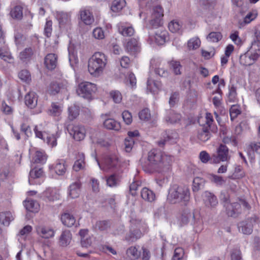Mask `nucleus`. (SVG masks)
Masks as SVG:
<instances>
[{
    "instance_id": "f257e3e1",
    "label": "nucleus",
    "mask_w": 260,
    "mask_h": 260,
    "mask_svg": "<svg viewBox=\"0 0 260 260\" xmlns=\"http://www.w3.org/2000/svg\"><path fill=\"white\" fill-rule=\"evenodd\" d=\"M147 160L149 163L145 167V171L162 173L171 169L173 157L159 149H153L148 153Z\"/></svg>"
},
{
    "instance_id": "f03ea898",
    "label": "nucleus",
    "mask_w": 260,
    "mask_h": 260,
    "mask_svg": "<svg viewBox=\"0 0 260 260\" xmlns=\"http://www.w3.org/2000/svg\"><path fill=\"white\" fill-rule=\"evenodd\" d=\"M190 198V190L187 186L174 184L169 189L167 199L172 204L181 203L186 206Z\"/></svg>"
},
{
    "instance_id": "7ed1b4c3",
    "label": "nucleus",
    "mask_w": 260,
    "mask_h": 260,
    "mask_svg": "<svg viewBox=\"0 0 260 260\" xmlns=\"http://www.w3.org/2000/svg\"><path fill=\"white\" fill-rule=\"evenodd\" d=\"M107 63L106 56L103 53H94L88 60V70L94 77L100 76L104 71Z\"/></svg>"
},
{
    "instance_id": "20e7f679",
    "label": "nucleus",
    "mask_w": 260,
    "mask_h": 260,
    "mask_svg": "<svg viewBox=\"0 0 260 260\" xmlns=\"http://www.w3.org/2000/svg\"><path fill=\"white\" fill-rule=\"evenodd\" d=\"M130 222L131 224L129 234L126 237V239L135 241L142 236L143 233L146 231L147 226L141 220L136 219H132Z\"/></svg>"
},
{
    "instance_id": "39448f33",
    "label": "nucleus",
    "mask_w": 260,
    "mask_h": 260,
    "mask_svg": "<svg viewBox=\"0 0 260 260\" xmlns=\"http://www.w3.org/2000/svg\"><path fill=\"white\" fill-rule=\"evenodd\" d=\"M96 90L95 84L89 82H83L78 85L77 93L80 96L90 100L93 99V95Z\"/></svg>"
},
{
    "instance_id": "423d86ee",
    "label": "nucleus",
    "mask_w": 260,
    "mask_h": 260,
    "mask_svg": "<svg viewBox=\"0 0 260 260\" xmlns=\"http://www.w3.org/2000/svg\"><path fill=\"white\" fill-rule=\"evenodd\" d=\"M164 9L160 5L153 6L149 24L152 28H157L163 24Z\"/></svg>"
},
{
    "instance_id": "0eeeda50",
    "label": "nucleus",
    "mask_w": 260,
    "mask_h": 260,
    "mask_svg": "<svg viewBox=\"0 0 260 260\" xmlns=\"http://www.w3.org/2000/svg\"><path fill=\"white\" fill-rule=\"evenodd\" d=\"M231 159L230 150L223 144H220L217 148V154L211 156V163L217 164L220 161H228Z\"/></svg>"
},
{
    "instance_id": "6e6552de",
    "label": "nucleus",
    "mask_w": 260,
    "mask_h": 260,
    "mask_svg": "<svg viewBox=\"0 0 260 260\" xmlns=\"http://www.w3.org/2000/svg\"><path fill=\"white\" fill-rule=\"evenodd\" d=\"M259 222L258 218L254 215L247 218L238 224L239 230L245 235H250L253 231L254 226Z\"/></svg>"
},
{
    "instance_id": "1a4fd4ad",
    "label": "nucleus",
    "mask_w": 260,
    "mask_h": 260,
    "mask_svg": "<svg viewBox=\"0 0 260 260\" xmlns=\"http://www.w3.org/2000/svg\"><path fill=\"white\" fill-rule=\"evenodd\" d=\"M241 206L245 209L249 210L250 208V206L248 202L243 199H239L237 202L228 204L226 212L228 216L236 217L241 212Z\"/></svg>"
},
{
    "instance_id": "9d476101",
    "label": "nucleus",
    "mask_w": 260,
    "mask_h": 260,
    "mask_svg": "<svg viewBox=\"0 0 260 260\" xmlns=\"http://www.w3.org/2000/svg\"><path fill=\"white\" fill-rule=\"evenodd\" d=\"M67 129L70 135L76 141H80L85 137V128L80 124H70L68 126Z\"/></svg>"
},
{
    "instance_id": "9b49d317",
    "label": "nucleus",
    "mask_w": 260,
    "mask_h": 260,
    "mask_svg": "<svg viewBox=\"0 0 260 260\" xmlns=\"http://www.w3.org/2000/svg\"><path fill=\"white\" fill-rule=\"evenodd\" d=\"M100 167L105 171L109 169H116L120 167V161L119 157L115 154H112L106 156L104 159V166H102L98 162Z\"/></svg>"
},
{
    "instance_id": "f8f14e48",
    "label": "nucleus",
    "mask_w": 260,
    "mask_h": 260,
    "mask_svg": "<svg viewBox=\"0 0 260 260\" xmlns=\"http://www.w3.org/2000/svg\"><path fill=\"white\" fill-rule=\"evenodd\" d=\"M168 38V32L164 28H161L155 32V35H149L147 42L152 44L154 42L157 45H161L165 43Z\"/></svg>"
},
{
    "instance_id": "ddd939ff",
    "label": "nucleus",
    "mask_w": 260,
    "mask_h": 260,
    "mask_svg": "<svg viewBox=\"0 0 260 260\" xmlns=\"http://www.w3.org/2000/svg\"><path fill=\"white\" fill-rule=\"evenodd\" d=\"M202 197L205 207L208 208H215L218 204L216 196L212 192L206 191L203 193Z\"/></svg>"
},
{
    "instance_id": "4468645a",
    "label": "nucleus",
    "mask_w": 260,
    "mask_h": 260,
    "mask_svg": "<svg viewBox=\"0 0 260 260\" xmlns=\"http://www.w3.org/2000/svg\"><path fill=\"white\" fill-rule=\"evenodd\" d=\"M258 57L259 54L256 52L248 51L240 56V62L245 66H250L254 63Z\"/></svg>"
},
{
    "instance_id": "2eb2a0df",
    "label": "nucleus",
    "mask_w": 260,
    "mask_h": 260,
    "mask_svg": "<svg viewBox=\"0 0 260 260\" xmlns=\"http://www.w3.org/2000/svg\"><path fill=\"white\" fill-rule=\"evenodd\" d=\"M126 51L131 54L135 55L140 51V46L135 38L130 39L124 45Z\"/></svg>"
},
{
    "instance_id": "dca6fc26",
    "label": "nucleus",
    "mask_w": 260,
    "mask_h": 260,
    "mask_svg": "<svg viewBox=\"0 0 260 260\" xmlns=\"http://www.w3.org/2000/svg\"><path fill=\"white\" fill-rule=\"evenodd\" d=\"M37 234L44 239H49L54 236V231L50 227L39 225L36 228Z\"/></svg>"
},
{
    "instance_id": "f3484780",
    "label": "nucleus",
    "mask_w": 260,
    "mask_h": 260,
    "mask_svg": "<svg viewBox=\"0 0 260 260\" xmlns=\"http://www.w3.org/2000/svg\"><path fill=\"white\" fill-rule=\"evenodd\" d=\"M165 119L167 123L171 124L177 123L182 124L185 121L180 114L176 113L174 111H169Z\"/></svg>"
},
{
    "instance_id": "a211bd4d",
    "label": "nucleus",
    "mask_w": 260,
    "mask_h": 260,
    "mask_svg": "<svg viewBox=\"0 0 260 260\" xmlns=\"http://www.w3.org/2000/svg\"><path fill=\"white\" fill-rule=\"evenodd\" d=\"M80 236L81 245L84 248H88L92 244V239L88 234V230L87 229L80 230L79 232Z\"/></svg>"
},
{
    "instance_id": "6ab92c4d",
    "label": "nucleus",
    "mask_w": 260,
    "mask_h": 260,
    "mask_svg": "<svg viewBox=\"0 0 260 260\" xmlns=\"http://www.w3.org/2000/svg\"><path fill=\"white\" fill-rule=\"evenodd\" d=\"M56 18L57 19L60 27L69 26L71 23V16L67 13L57 12Z\"/></svg>"
},
{
    "instance_id": "aec40b11",
    "label": "nucleus",
    "mask_w": 260,
    "mask_h": 260,
    "mask_svg": "<svg viewBox=\"0 0 260 260\" xmlns=\"http://www.w3.org/2000/svg\"><path fill=\"white\" fill-rule=\"evenodd\" d=\"M60 220L64 226L69 228L73 226L76 223V219L74 216L67 211L61 214Z\"/></svg>"
},
{
    "instance_id": "412c9836",
    "label": "nucleus",
    "mask_w": 260,
    "mask_h": 260,
    "mask_svg": "<svg viewBox=\"0 0 260 260\" xmlns=\"http://www.w3.org/2000/svg\"><path fill=\"white\" fill-rule=\"evenodd\" d=\"M118 32L123 36H132L134 34L135 30L132 26L127 25L124 22H119L117 25Z\"/></svg>"
},
{
    "instance_id": "4be33fe9",
    "label": "nucleus",
    "mask_w": 260,
    "mask_h": 260,
    "mask_svg": "<svg viewBox=\"0 0 260 260\" xmlns=\"http://www.w3.org/2000/svg\"><path fill=\"white\" fill-rule=\"evenodd\" d=\"M66 89V85L63 84V83L52 82L48 87L47 92L50 94L55 95L58 93L60 91Z\"/></svg>"
},
{
    "instance_id": "5701e85b",
    "label": "nucleus",
    "mask_w": 260,
    "mask_h": 260,
    "mask_svg": "<svg viewBox=\"0 0 260 260\" xmlns=\"http://www.w3.org/2000/svg\"><path fill=\"white\" fill-rule=\"evenodd\" d=\"M38 97L35 92L29 91L25 96L26 105L31 108H34L37 105Z\"/></svg>"
},
{
    "instance_id": "b1692460",
    "label": "nucleus",
    "mask_w": 260,
    "mask_h": 260,
    "mask_svg": "<svg viewBox=\"0 0 260 260\" xmlns=\"http://www.w3.org/2000/svg\"><path fill=\"white\" fill-rule=\"evenodd\" d=\"M80 13V18L86 25H91L94 22L93 16L89 10L83 9Z\"/></svg>"
},
{
    "instance_id": "393cba45",
    "label": "nucleus",
    "mask_w": 260,
    "mask_h": 260,
    "mask_svg": "<svg viewBox=\"0 0 260 260\" xmlns=\"http://www.w3.org/2000/svg\"><path fill=\"white\" fill-rule=\"evenodd\" d=\"M162 84L158 81H155L149 78L147 80V89L151 93L155 94L161 89Z\"/></svg>"
},
{
    "instance_id": "a878e982",
    "label": "nucleus",
    "mask_w": 260,
    "mask_h": 260,
    "mask_svg": "<svg viewBox=\"0 0 260 260\" xmlns=\"http://www.w3.org/2000/svg\"><path fill=\"white\" fill-rule=\"evenodd\" d=\"M46 67L49 70L54 69L57 63V56L53 53H50L47 55L44 61Z\"/></svg>"
},
{
    "instance_id": "bb28decb",
    "label": "nucleus",
    "mask_w": 260,
    "mask_h": 260,
    "mask_svg": "<svg viewBox=\"0 0 260 260\" xmlns=\"http://www.w3.org/2000/svg\"><path fill=\"white\" fill-rule=\"evenodd\" d=\"M72 236L71 232L69 230L63 231L59 237V244L62 247H66L71 242Z\"/></svg>"
},
{
    "instance_id": "cd10ccee",
    "label": "nucleus",
    "mask_w": 260,
    "mask_h": 260,
    "mask_svg": "<svg viewBox=\"0 0 260 260\" xmlns=\"http://www.w3.org/2000/svg\"><path fill=\"white\" fill-rule=\"evenodd\" d=\"M43 197L45 199L52 202L59 199V194L55 188H48L43 192Z\"/></svg>"
},
{
    "instance_id": "c85d7f7f",
    "label": "nucleus",
    "mask_w": 260,
    "mask_h": 260,
    "mask_svg": "<svg viewBox=\"0 0 260 260\" xmlns=\"http://www.w3.org/2000/svg\"><path fill=\"white\" fill-rule=\"evenodd\" d=\"M55 172L58 175H63L67 171V165L64 159H58L53 166Z\"/></svg>"
},
{
    "instance_id": "c756f323",
    "label": "nucleus",
    "mask_w": 260,
    "mask_h": 260,
    "mask_svg": "<svg viewBox=\"0 0 260 260\" xmlns=\"http://www.w3.org/2000/svg\"><path fill=\"white\" fill-rule=\"evenodd\" d=\"M85 166V156L83 153H78L76 156V160L73 166V169L75 171H79L83 169Z\"/></svg>"
},
{
    "instance_id": "7c9ffc66",
    "label": "nucleus",
    "mask_w": 260,
    "mask_h": 260,
    "mask_svg": "<svg viewBox=\"0 0 260 260\" xmlns=\"http://www.w3.org/2000/svg\"><path fill=\"white\" fill-rule=\"evenodd\" d=\"M81 183L79 181L73 183L69 187V196L72 199L79 197L80 192Z\"/></svg>"
},
{
    "instance_id": "2f4dec72",
    "label": "nucleus",
    "mask_w": 260,
    "mask_h": 260,
    "mask_svg": "<svg viewBox=\"0 0 260 260\" xmlns=\"http://www.w3.org/2000/svg\"><path fill=\"white\" fill-rule=\"evenodd\" d=\"M62 105L58 103H52L48 110V114L52 116H59L62 111Z\"/></svg>"
},
{
    "instance_id": "473e14b6",
    "label": "nucleus",
    "mask_w": 260,
    "mask_h": 260,
    "mask_svg": "<svg viewBox=\"0 0 260 260\" xmlns=\"http://www.w3.org/2000/svg\"><path fill=\"white\" fill-rule=\"evenodd\" d=\"M104 125L106 128L115 131H119L121 128L120 123L111 118L105 120L104 122Z\"/></svg>"
},
{
    "instance_id": "72a5a7b5",
    "label": "nucleus",
    "mask_w": 260,
    "mask_h": 260,
    "mask_svg": "<svg viewBox=\"0 0 260 260\" xmlns=\"http://www.w3.org/2000/svg\"><path fill=\"white\" fill-rule=\"evenodd\" d=\"M141 196L143 200L149 202L154 201L155 199L154 193L147 187H144L141 190Z\"/></svg>"
},
{
    "instance_id": "f704fd0d",
    "label": "nucleus",
    "mask_w": 260,
    "mask_h": 260,
    "mask_svg": "<svg viewBox=\"0 0 260 260\" xmlns=\"http://www.w3.org/2000/svg\"><path fill=\"white\" fill-rule=\"evenodd\" d=\"M47 157L44 151H37L32 157V162L34 164H43L46 161Z\"/></svg>"
},
{
    "instance_id": "c9c22d12",
    "label": "nucleus",
    "mask_w": 260,
    "mask_h": 260,
    "mask_svg": "<svg viewBox=\"0 0 260 260\" xmlns=\"http://www.w3.org/2000/svg\"><path fill=\"white\" fill-rule=\"evenodd\" d=\"M0 59L9 63L13 62L14 58L7 47L0 48Z\"/></svg>"
},
{
    "instance_id": "e433bc0d",
    "label": "nucleus",
    "mask_w": 260,
    "mask_h": 260,
    "mask_svg": "<svg viewBox=\"0 0 260 260\" xmlns=\"http://www.w3.org/2000/svg\"><path fill=\"white\" fill-rule=\"evenodd\" d=\"M14 217L10 211L2 212L0 213V222L4 225L8 226Z\"/></svg>"
},
{
    "instance_id": "4c0bfd02",
    "label": "nucleus",
    "mask_w": 260,
    "mask_h": 260,
    "mask_svg": "<svg viewBox=\"0 0 260 260\" xmlns=\"http://www.w3.org/2000/svg\"><path fill=\"white\" fill-rule=\"evenodd\" d=\"M211 137L208 127H203L198 132L197 138L198 140L203 142L208 141Z\"/></svg>"
},
{
    "instance_id": "58836bf2",
    "label": "nucleus",
    "mask_w": 260,
    "mask_h": 260,
    "mask_svg": "<svg viewBox=\"0 0 260 260\" xmlns=\"http://www.w3.org/2000/svg\"><path fill=\"white\" fill-rule=\"evenodd\" d=\"M155 60H151V66L154 69L155 73L158 75L164 77L167 75V72L162 68L161 67V63L159 61H156L154 64Z\"/></svg>"
},
{
    "instance_id": "ea45409f",
    "label": "nucleus",
    "mask_w": 260,
    "mask_h": 260,
    "mask_svg": "<svg viewBox=\"0 0 260 260\" xmlns=\"http://www.w3.org/2000/svg\"><path fill=\"white\" fill-rule=\"evenodd\" d=\"M26 209L30 212H37L39 209V204L34 200H27L24 204Z\"/></svg>"
},
{
    "instance_id": "a19ab883",
    "label": "nucleus",
    "mask_w": 260,
    "mask_h": 260,
    "mask_svg": "<svg viewBox=\"0 0 260 260\" xmlns=\"http://www.w3.org/2000/svg\"><path fill=\"white\" fill-rule=\"evenodd\" d=\"M33 54L32 49L30 47L26 48L20 53L19 58L23 61H27L31 58Z\"/></svg>"
},
{
    "instance_id": "79ce46f5",
    "label": "nucleus",
    "mask_w": 260,
    "mask_h": 260,
    "mask_svg": "<svg viewBox=\"0 0 260 260\" xmlns=\"http://www.w3.org/2000/svg\"><path fill=\"white\" fill-rule=\"evenodd\" d=\"M125 0H114L111 6V9L114 12L121 11L125 6Z\"/></svg>"
},
{
    "instance_id": "37998d69",
    "label": "nucleus",
    "mask_w": 260,
    "mask_h": 260,
    "mask_svg": "<svg viewBox=\"0 0 260 260\" xmlns=\"http://www.w3.org/2000/svg\"><path fill=\"white\" fill-rule=\"evenodd\" d=\"M110 227V222L107 220L98 221L94 225L95 230L107 231Z\"/></svg>"
},
{
    "instance_id": "c03bdc74",
    "label": "nucleus",
    "mask_w": 260,
    "mask_h": 260,
    "mask_svg": "<svg viewBox=\"0 0 260 260\" xmlns=\"http://www.w3.org/2000/svg\"><path fill=\"white\" fill-rule=\"evenodd\" d=\"M19 78L23 82L29 84L31 80V75L28 71L22 70L18 73Z\"/></svg>"
},
{
    "instance_id": "a18cd8bd",
    "label": "nucleus",
    "mask_w": 260,
    "mask_h": 260,
    "mask_svg": "<svg viewBox=\"0 0 260 260\" xmlns=\"http://www.w3.org/2000/svg\"><path fill=\"white\" fill-rule=\"evenodd\" d=\"M192 216V213L188 210H185L182 213L179 218L180 225H184L187 224L189 221V218Z\"/></svg>"
},
{
    "instance_id": "49530a36",
    "label": "nucleus",
    "mask_w": 260,
    "mask_h": 260,
    "mask_svg": "<svg viewBox=\"0 0 260 260\" xmlns=\"http://www.w3.org/2000/svg\"><path fill=\"white\" fill-rule=\"evenodd\" d=\"M10 14L11 16L15 19H20L22 17V7L20 6H16L12 9Z\"/></svg>"
},
{
    "instance_id": "de8ad7c7",
    "label": "nucleus",
    "mask_w": 260,
    "mask_h": 260,
    "mask_svg": "<svg viewBox=\"0 0 260 260\" xmlns=\"http://www.w3.org/2000/svg\"><path fill=\"white\" fill-rule=\"evenodd\" d=\"M169 30L172 32H178L182 28V24L177 20H173L168 24Z\"/></svg>"
},
{
    "instance_id": "09e8293b",
    "label": "nucleus",
    "mask_w": 260,
    "mask_h": 260,
    "mask_svg": "<svg viewBox=\"0 0 260 260\" xmlns=\"http://www.w3.org/2000/svg\"><path fill=\"white\" fill-rule=\"evenodd\" d=\"M106 181L108 186L110 187H114L118 184L119 180L116 175L112 174L107 178Z\"/></svg>"
},
{
    "instance_id": "8fccbe9b",
    "label": "nucleus",
    "mask_w": 260,
    "mask_h": 260,
    "mask_svg": "<svg viewBox=\"0 0 260 260\" xmlns=\"http://www.w3.org/2000/svg\"><path fill=\"white\" fill-rule=\"evenodd\" d=\"M126 254L131 259L138 258L140 256V253L135 247H130L126 251Z\"/></svg>"
},
{
    "instance_id": "3c124183",
    "label": "nucleus",
    "mask_w": 260,
    "mask_h": 260,
    "mask_svg": "<svg viewBox=\"0 0 260 260\" xmlns=\"http://www.w3.org/2000/svg\"><path fill=\"white\" fill-rule=\"evenodd\" d=\"M69 118L70 120H74L79 114V110L78 107L75 106H71L68 109Z\"/></svg>"
},
{
    "instance_id": "603ef678",
    "label": "nucleus",
    "mask_w": 260,
    "mask_h": 260,
    "mask_svg": "<svg viewBox=\"0 0 260 260\" xmlns=\"http://www.w3.org/2000/svg\"><path fill=\"white\" fill-rule=\"evenodd\" d=\"M222 37V35L219 32H211L208 35L207 39L212 42H218Z\"/></svg>"
},
{
    "instance_id": "864d4df0",
    "label": "nucleus",
    "mask_w": 260,
    "mask_h": 260,
    "mask_svg": "<svg viewBox=\"0 0 260 260\" xmlns=\"http://www.w3.org/2000/svg\"><path fill=\"white\" fill-rule=\"evenodd\" d=\"M201 45V41L198 38H194L189 40L188 42V47L189 49H196Z\"/></svg>"
},
{
    "instance_id": "5fc2aeb1",
    "label": "nucleus",
    "mask_w": 260,
    "mask_h": 260,
    "mask_svg": "<svg viewBox=\"0 0 260 260\" xmlns=\"http://www.w3.org/2000/svg\"><path fill=\"white\" fill-rule=\"evenodd\" d=\"M237 99L236 88L234 85L229 86L228 100L231 102H234Z\"/></svg>"
},
{
    "instance_id": "6e6d98bb",
    "label": "nucleus",
    "mask_w": 260,
    "mask_h": 260,
    "mask_svg": "<svg viewBox=\"0 0 260 260\" xmlns=\"http://www.w3.org/2000/svg\"><path fill=\"white\" fill-rule=\"evenodd\" d=\"M139 117L142 120H149L151 118L150 110L148 108L143 109L139 112Z\"/></svg>"
},
{
    "instance_id": "4d7b16f0",
    "label": "nucleus",
    "mask_w": 260,
    "mask_h": 260,
    "mask_svg": "<svg viewBox=\"0 0 260 260\" xmlns=\"http://www.w3.org/2000/svg\"><path fill=\"white\" fill-rule=\"evenodd\" d=\"M110 95L115 103H119L122 101V96L121 93L119 91H111L110 92Z\"/></svg>"
},
{
    "instance_id": "13d9d810",
    "label": "nucleus",
    "mask_w": 260,
    "mask_h": 260,
    "mask_svg": "<svg viewBox=\"0 0 260 260\" xmlns=\"http://www.w3.org/2000/svg\"><path fill=\"white\" fill-rule=\"evenodd\" d=\"M170 66L172 68L173 72L176 75H180L181 72L180 69L181 66L179 61L172 60L170 62Z\"/></svg>"
},
{
    "instance_id": "bf43d9fd",
    "label": "nucleus",
    "mask_w": 260,
    "mask_h": 260,
    "mask_svg": "<svg viewBox=\"0 0 260 260\" xmlns=\"http://www.w3.org/2000/svg\"><path fill=\"white\" fill-rule=\"evenodd\" d=\"M184 250L182 248H177L174 250L172 260H182L184 256Z\"/></svg>"
},
{
    "instance_id": "052dcab7",
    "label": "nucleus",
    "mask_w": 260,
    "mask_h": 260,
    "mask_svg": "<svg viewBox=\"0 0 260 260\" xmlns=\"http://www.w3.org/2000/svg\"><path fill=\"white\" fill-rule=\"evenodd\" d=\"M93 37L99 40L103 39L105 38L104 32L101 27L94 28L92 31Z\"/></svg>"
},
{
    "instance_id": "680f3d73",
    "label": "nucleus",
    "mask_w": 260,
    "mask_h": 260,
    "mask_svg": "<svg viewBox=\"0 0 260 260\" xmlns=\"http://www.w3.org/2000/svg\"><path fill=\"white\" fill-rule=\"evenodd\" d=\"M142 185V182L140 181H134L129 186V191L132 196L136 195V190Z\"/></svg>"
},
{
    "instance_id": "e2e57ef3",
    "label": "nucleus",
    "mask_w": 260,
    "mask_h": 260,
    "mask_svg": "<svg viewBox=\"0 0 260 260\" xmlns=\"http://www.w3.org/2000/svg\"><path fill=\"white\" fill-rule=\"evenodd\" d=\"M52 31V22L51 20H47L44 27V34L47 37L51 36Z\"/></svg>"
},
{
    "instance_id": "0e129e2a",
    "label": "nucleus",
    "mask_w": 260,
    "mask_h": 260,
    "mask_svg": "<svg viewBox=\"0 0 260 260\" xmlns=\"http://www.w3.org/2000/svg\"><path fill=\"white\" fill-rule=\"evenodd\" d=\"M43 174V171L42 169L35 168L31 170L29 172V176L30 178L35 179L41 177Z\"/></svg>"
},
{
    "instance_id": "69168bd1",
    "label": "nucleus",
    "mask_w": 260,
    "mask_h": 260,
    "mask_svg": "<svg viewBox=\"0 0 260 260\" xmlns=\"http://www.w3.org/2000/svg\"><path fill=\"white\" fill-rule=\"evenodd\" d=\"M230 116L232 120L236 118L241 113V111L238 106L233 105L230 109Z\"/></svg>"
},
{
    "instance_id": "338daca9",
    "label": "nucleus",
    "mask_w": 260,
    "mask_h": 260,
    "mask_svg": "<svg viewBox=\"0 0 260 260\" xmlns=\"http://www.w3.org/2000/svg\"><path fill=\"white\" fill-rule=\"evenodd\" d=\"M211 181L217 185H222L225 183V180L222 176L212 175Z\"/></svg>"
},
{
    "instance_id": "774afa93",
    "label": "nucleus",
    "mask_w": 260,
    "mask_h": 260,
    "mask_svg": "<svg viewBox=\"0 0 260 260\" xmlns=\"http://www.w3.org/2000/svg\"><path fill=\"white\" fill-rule=\"evenodd\" d=\"M122 116L124 122L127 125L130 124L132 121V114L128 111H124L122 113Z\"/></svg>"
}]
</instances>
